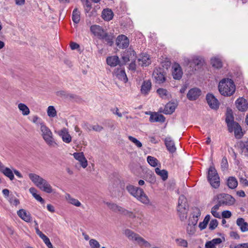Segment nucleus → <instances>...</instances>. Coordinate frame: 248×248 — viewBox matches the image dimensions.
<instances>
[{"label": "nucleus", "instance_id": "f257e3e1", "mask_svg": "<svg viewBox=\"0 0 248 248\" xmlns=\"http://www.w3.org/2000/svg\"><path fill=\"white\" fill-rule=\"evenodd\" d=\"M126 189L131 195L136 198L138 201L142 203L145 205L150 204V201L143 189L133 185H128L126 186Z\"/></svg>", "mask_w": 248, "mask_h": 248}, {"label": "nucleus", "instance_id": "f03ea898", "mask_svg": "<svg viewBox=\"0 0 248 248\" xmlns=\"http://www.w3.org/2000/svg\"><path fill=\"white\" fill-rule=\"evenodd\" d=\"M28 175L31 182L41 190L47 193L53 192L52 186L46 179L33 173H30Z\"/></svg>", "mask_w": 248, "mask_h": 248}, {"label": "nucleus", "instance_id": "7ed1b4c3", "mask_svg": "<svg viewBox=\"0 0 248 248\" xmlns=\"http://www.w3.org/2000/svg\"><path fill=\"white\" fill-rule=\"evenodd\" d=\"M218 90L221 95L230 96L235 92V86L232 79L223 78L219 83Z\"/></svg>", "mask_w": 248, "mask_h": 248}, {"label": "nucleus", "instance_id": "20e7f679", "mask_svg": "<svg viewBox=\"0 0 248 248\" xmlns=\"http://www.w3.org/2000/svg\"><path fill=\"white\" fill-rule=\"evenodd\" d=\"M124 234L129 240L136 241L141 246H144L147 248L151 247L150 244L148 241L130 229H125L124 231Z\"/></svg>", "mask_w": 248, "mask_h": 248}, {"label": "nucleus", "instance_id": "39448f33", "mask_svg": "<svg viewBox=\"0 0 248 248\" xmlns=\"http://www.w3.org/2000/svg\"><path fill=\"white\" fill-rule=\"evenodd\" d=\"M108 207L113 212L119 213L129 217L134 218L136 217L133 212L129 211L124 208L112 202H104Z\"/></svg>", "mask_w": 248, "mask_h": 248}, {"label": "nucleus", "instance_id": "423d86ee", "mask_svg": "<svg viewBox=\"0 0 248 248\" xmlns=\"http://www.w3.org/2000/svg\"><path fill=\"white\" fill-rule=\"evenodd\" d=\"M41 136L47 145L55 146L57 145L53 138V134L50 129L44 124L40 126Z\"/></svg>", "mask_w": 248, "mask_h": 248}, {"label": "nucleus", "instance_id": "0eeeda50", "mask_svg": "<svg viewBox=\"0 0 248 248\" xmlns=\"http://www.w3.org/2000/svg\"><path fill=\"white\" fill-rule=\"evenodd\" d=\"M186 199L184 195H181L178 200L177 211L182 221L186 218L188 207Z\"/></svg>", "mask_w": 248, "mask_h": 248}, {"label": "nucleus", "instance_id": "6e6552de", "mask_svg": "<svg viewBox=\"0 0 248 248\" xmlns=\"http://www.w3.org/2000/svg\"><path fill=\"white\" fill-rule=\"evenodd\" d=\"M214 201H219L220 205L222 206H231L234 204L235 199L231 195L226 193H220L214 196Z\"/></svg>", "mask_w": 248, "mask_h": 248}, {"label": "nucleus", "instance_id": "1a4fd4ad", "mask_svg": "<svg viewBox=\"0 0 248 248\" xmlns=\"http://www.w3.org/2000/svg\"><path fill=\"white\" fill-rule=\"evenodd\" d=\"M207 179L213 187L217 188L219 187L220 185V179L217 170L214 167L211 166L209 168Z\"/></svg>", "mask_w": 248, "mask_h": 248}, {"label": "nucleus", "instance_id": "9d476101", "mask_svg": "<svg viewBox=\"0 0 248 248\" xmlns=\"http://www.w3.org/2000/svg\"><path fill=\"white\" fill-rule=\"evenodd\" d=\"M136 54L134 50L131 48L125 50L123 53L122 59L124 64L129 61H136Z\"/></svg>", "mask_w": 248, "mask_h": 248}, {"label": "nucleus", "instance_id": "9b49d317", "mask_svg": "<svg viewBox=\"0 0 248 248\" xmlns=\"http://www.w3.org/2000/svg\"><path fill=\"white\" fill-rule=\"evenodd\" d=\"M206 99L211 109L217 110L219 108V102L213 94L207 93L206 96Z\"/></svg>", "mask_w": 248, "mask_h": 248}, {"label": "nucleus", "instance_id": "f8f14e48", "mask_svg": "<svg viewBox=\"0 0 248 248\" xmlns=\"http://www.w3.org/2000/svg\"><path fill=\"white\" fill-rule=\"evenodd\" d=\"M116 44L118 47L124 49L128 47L129 44V41L128 38L124 35H120L117 37Z\"/></svg>", "mask_w": 248, "mask_h": 248}, {"label": "nucleus", "instance_id": "ddd939ff", "mask_svg": "<svg viewBox=\"0 0 248 248\" xmlns=\"http://www.w3.org/2000/svg\"><path fill=\"white\" fill-rule=\"evenodd\" d=\"M153 76L155 80V82L158 84L164 83L166 80V77L164 72L161 69L154 70Z\"/></svg>", "mask_w": 248, "mask_h": 248}, {"label": "nucleus", "instance_id": "4468645a", "mask_svg": "<svg viewBox=\"0 0 248 248\" xmlns=\"http://www.w3.org/2000/svg\"><path fill=\"white\" fill-rule=\"evenodd\" d=\"M201 94V91L197 88H194L189 90L186 96L188 100L194 101L197 99Z\"/></svg>", "mask_w": 248, "mask_h": 248}, {"label": "nucleus", "instance_id": "2eb2a0df", "mask_svg": "<svg viewBox=\"0 0 248 248\" xmlns=\"http://www.w3.org/2000/svg\"><path fill=\"white\" fill-rule=\"evenodd\" d=\"M139 65L141 66H148L151 62L150 56L147 53H141L138 59Z\"/></svg>", "mask_w": 248, "mask_h": 248}, {"label": "nucleus", "instance_id": "dca6fc26", "mask_svg": "<svg viewBox=\"0 0 248 248\" xmlns=\"http://www.w3.org/2000/svg\"><path fill=\"white\" fill-rule=\"evenodd\" d=\"M172 75L175 79H180L183 75V72L178 63H174L172 66Z\"/></svg>", "mask_w": 248, "mask_h": 248}, {"label": "nucleus", "instance_id": "f3484780", "mask_svg": "<svg viewBox=\"0 0 248 248\" xmlns=\"http://www.w3.org/2000/svg\"><path fill=\"white\" fill-rule=\"evenodd\" d=\"M17 215L24 221L26 222L31 221V217L29 212L25 209H21L16 212Z\"/></svg>", "mask_w": 248, "mask_h": 248}, {"label": "nucleus", "instance_id": "a211bd4d", "mask_svg": "<svg viewBox=\"0 0 248 248\" xmlns=\"http://www.w3.org/2000/svg\"><path fill=\"white\" fill-rule=\"evenodd\" d=\"M237 108L239 111H245L248 108V103L247 100L243 98L237 99L235 102Z\"/></svg>", "mask_w": 248, "mask_h": 248}, {"label": "nucleus", "instance_id": "6ab92c4d", "mask_svg": "<svg viewBox=\"0 0 248 248\" xmlns=\"http://www.w3.org/2000/svg\"><path fill=\"white\" fill-rule=\"evenodd\" d=\"M113 74L119 79L123 81L124 83H126L128 81V78L125 74V71L121 68H117L115 69L113 72Z\"/></svg>", "mask_w": 248, "mask_h": 248}, {"label": "nucleus", "instance_id": "aec40b11", "mask_svg": "<svg viewBox=\"0 0 248 248\" xmlns=\"http://www.w3.org/2000/svg\"><path fill=\"white\" fill-rule=\"evenodd\" d=\"M165 144L167 150L170 153H174L176 150L174 141L170 137H167L165 139Z\"/></svg>", "mask_w": 248, "mask_h": 248}, {"label": "nucleus", "instance_id": "412c9836", "mask_svg": "<svg viewBox=\"0 0 248 248\" xmlns=\"http://www.w3.org/2000/svg\"><path fill=\"white\" fill-rule=\"evenodd\" d=\"M114 35L112 34L108 33L105 31L99 39L109 46H111L114 43Z\"/></svg>", "mask_w": 248, "mask_h": 248}, {"label": "nucleus", "instance_id": "4be33fe9", "mask_svg": "<svg viewBox=\"0 0 248 248\" xmlns=\"http://www.w3.org/2000/svg\"><path fill=\"white\" fill-rule=\"evenodd\" d=\"M59 135L62 137V140L67 143H70L72 140V138L68 132V130L63 128L59 132Z\"/></svg>", "mask_w": 248, "mask_h": 248}, {"label": "nucleus", "instance_id": "5701e85b", "mask_svg": "<svg viewBox=\"0 0 248 248\" xmlns=\"http://www.w3.org/2000/svg\"><path fill=\"white\" fill-rule=\"evenodd\" d=\"M91 31L99 39L105 32L104 30L99 25H94L90 27Z\"/></svg>", "mask_w": 248, "mask_h": 248}, {"label": "nucleus", "instance_id": "b1692460", "mask_svg": "<svg viewBox=\"0 0 248 248\" xmlns=\"http://www.w3.org/2000/svg\"><path fill=\"white\" fill-rule=\"evenodd\" d=\"M236 223L239 227L242 232H244L248 231V223L245 221V219L243 218H238L236 220Z\"/></svg>", "mask_w": 248, "mask_h": 248}, {"label": "nucleus", "instance_id": "393cba45", "mask_svg": "<svg viewBox=\"0 0 248 248\" xmlns=\"http://www.w3.org/2000/svg\"><path fill=\"white\" fill-rule=\"evenodd\" d=\"M151 87L152 83L150 80L144 81L141 86V93L144 95L148 94L151 89Z\"/></svg>", "mask_w": 248, "mask_h": 248}, {"label": "nucleus", "instance_id": "a878e982", "mask_svg": "<svg viewBox=\"0 0 248 248\" xmlns=\"http://www.w3.org/2000/svg\"><path fill=\"white\" fill-rule=\"evenodd\" d=\"M106 61L107 64L111 67H115L120 63L119 58L116 55L108 57Z\"/></svg>", "mask_w": 248, "mask_h": 248}, {"label": "nucleus", "instance_id": "bb28decb", "mask_svg": "<svg viewBox=\"0 0 248 248\" xmlns=\"http://www.w3.org/2000/svg\"><path fill=\"white\" fill-rule=\"evenodd\" d=\"M222 240L220 238H217L212 239L211 241H207L205 245V248H216V245L220 244Z\"/></svg>", "mask_w": 248, "mask_h": 248}, {"label": "nucleus", "instance_id": "cd10ccee", "mask_svg": "<svg viewBox=\"0 0 248 248\" xmlns=\"http://www.w3.org/2000/svg\"><path fill=\"white\" fill-rule=\"evenodd\" d=\"M188 62L191 66L192 65L197 66L198 68H200L204 63V60L200 57H194L191 61H188Z\"/></svg>", "mask_w": 248, "mask_h": 248}, {"label": "nucleus", "instance_id": "c85d7f7f", "mask_svg": "<svg viewBox=\"0 0 248 248\" xmlns=\"http://www.w3.org/2000/svg\"><path fill=\"white\" fill-rule=\"evenodd\" d=\"M149 119L151 122H164L165 120V118L162 114L155 113L151 115Z\"/></svg>", "mask_w": 248, "mask_h": 248}, {"label": "nucleus", "instance_id": "c756f323", "mask_svg": "<svg viewBox=\"0 0 248 248\" xmlns=\"http://www.w3.org/2000/svg\"><path fill=\"white\" fill-rule=\"evenodd\" d=\"M176 106L174 103H168L166 104L163 110V113L165 114H170L172 113Z\"/></svg>", "mask_w": 248, "mask_h": 248}, {"label": "nucleus", "instance_id": "7c9ffc66", "mask_svg": "<svg viewBox=\"0 0 248 248\" xmlns=\"http://www.w3.org/2000/svg\"><path fill=\"white\" fill-rule=\"evenodd\" d=\"M0 171L2 172L6 176L9 178L11 180L14 179V175L13 171L8 168L5 167L3 165L0 168Z\"/></svg>", "mask_w": 248, "mask_h": 248}, {"label": "nucleus", "instance_id": "2f4dec72", "mask_svg": "<svg viewBox=\"0 0 248 248\" xmlns=\"http://www.w3.org/2000/svg\"><path fill=\"white\" fill-rule=\"evenodd\" d=\"M102 16L105 20L109 21L112 19L113 13L111 10L105 9L102 11Z\"/></svg>", "mask_w": 248, "mask_h": 248}, {"label": "nucleus", "instance_id": "473e14b6", "mask_svg": "<svg viewBox=\"0 0 248 248\" xmlns=\"http://www.w3.org/2000/svg\"><path fill=\"white\" fill-rule=\"evenodd\" d=\"M156 92L159 96L164 99H168L170 96V93L166 89L164 88L158 89Z\"/></svg>", "mask_w": 248, "mask_h": 248}, {"label": "nucleus", "instance_id": "72a5a7b5", "mask_svg": "<svg viewBox=\"0 0 248 248\" xmlns=\"http://www.w3.org/2000/svg\"><path fill=\"white\" fill-rule=\"evenodd\" d=\"M155 173L159 175L163 181H166L168 179V173L165 170H160L159 168L155 169Z\"/></svg>", "mask_w": 248, "mask_h": 248}, {"label": "nucleus", "instance_id": "f704fd0d", "mask_svg": "<svg viewBox=\"0 0 248 248\" xmlns=\"http://www.w3.org/2000/svg\"><path fill=\"white\" fill-rule=\"evenodd\" d=\"M18 108L24 116H27L30 114V110L27 105L23 103H19L18 105Z\"/></svg>", "mask_w": 248, "mask_h": 248}, {"label": "nucleus", "instance_id": "c9c22d12", "mask_svg": "<svg viewBox=\"0 0 248 248\" xmlns=\"http://www.w3.org/2000/svg\"><path fill=\"white\" fill-rule=\"evenodd\" d=\"M237 181L234 177H230L227 181V185L230 188L233 189L237 186Z\"/></svg>", "mask_w": 248, "mask_h": 248}, {"label": "nucleus", "instance_id": "e433bc0d", "mask_svg": "<svg viewBox=\"0 0 248 248\" xmlns=\"http://www.w3.org/2000/svg\"><path fill=\"white\" fill-rule=\"evenodd\" d=\"M211 64L213 67L219 69L222 67V63L221 60L216 57L212 58L211 59Z\"/></svg>", "mask_w": 248, "mask_h": 248}, {"label": "nucleus", "instance_id": "4c0bfd02", "mask_svg": "<svg viewBox=\"0 0 248 248\" xmlns=\"http://www.w3.org/2000/svg\"><path fill=\"white\" fill-rule=\"evenodd\" d=\"M66 198L69 203L77 207H79L81 205L80 202L78 200L72 198L69 194H67L66 195Z\"/></svg>", "mask_w": 248, "mask_h": 248}, {"label": "nucleus", "instance_id": "58836bf2", "mask_svg": "<svg viewBox=\"0 0 248 248\" xmlns=\"http://www.w3.org/2000/svg\"><path fill=\"white\" fill-rule=\"evenodd\" d=\"M235 128L234 130L235 137L237 139H240L243 136L242 128L238 123L235 124Z\"/></svg>", "mask_w": 248, "mask_h": 248}, {"label": "nucleus", "instance_id": "ea45409f", "mask_svg": "<svg viewBox=\"0 0 248 248\" xmlns=\"http://www.w3.org/2000/svg\"><path fill=\"white\" fill-rule=\"evenodd\" d=\"M80 12L75 8L72 13V20L75 23L78 24L80 21Z\"/></svg>", "mask_w": 248, "mask_h": 248}, {"label": "nucleus", "instance_id": "a19ab883", "mask_svg": "<svg viewBox=\"0 0 248 248\" xmlns=\"http://www.w3.org/2000/svg\"><path fill=\"white\" fill-rule=\"evenodd\" d=\"M47 115L50 117H54L57 115V111L52 106L48 107L47 110Z\"/></svg>", "mask_w": 248, "mask_h": 248}, {"label": "nucleus", "instance_id": "79ce46f5", "mask_svg": "<svg viewBox=\"0 0 248 248\" xmlns=\"http://www.w3.org/2000/svg\"><path fill=\"white\" fill-rule=\"evenodd\" d=\"M147 161L149 164L153 167H155L157 165L158 160L154 157L148 156L147 157Z\"/></svg>", "mask_w": 248, "mask_h": 248}, {"label": "nucleus", "instance_id": "37998d69", "mask_svg": "<svg viewBox=\"0 0 248 248\" xmlns=\"http://www.w3.org/2000/svg\"><path fill=\"white\" fill-rule=\"evenodd\" d=\"M194 213L195 214L193 215V217H195L196 220L194 222H192V225L193 226H194L196 224L198 221V218L201 216V211L199 208L196 207L194 209Z\"/></svg>", "mask_w": 248, "mask_h": 248}, {"label": "nucleus", "instance_id": "c03bdc74", "mask_svg": "<svg viewBox=\"0 0 248 248\" xmlns=\"http://www.w3.org/2000/svg\"><path fill=\"white\" fill-rule=\"evenodd\" d=\"M32 122L37 124L38 126H41L42 124H44L45 123L43 121V120L37 116V115L33 116L32 119Z\"/></svg>", "mask_w": 248, "mask_h": 248}, {"label": "nucleus", "instance_id": "a18cd8bd", "mask_svg": "<svg viewBox=\"0 0 248 248\" xmlns=\"http://www.w3.org/2000/svg\"><path fill=\"white\" fill-rule=\"evenodd\" d=\"M128 138L129 140H130L131 142L134 143L135 145H136L138 148H140L142 147V144L141 142L135 138L131 136H129Z\"/></svg>", "mask_w": 248, "mask_h": 248}, {"label": "nucleus", "instance_id": "49530a36", "mask_svg": "<svg viewBox=\"0 0 248 248\" xmlns=\"http://www.w3.org/2000/svg\"><path fill=\"white\" fill-rule=\"evenodd\" d=\"M73 156L74 158L77 160H78L79 162L86 158L82 152L75 153L73 154Z\"/></svg>", "mask_w": 248, "mask_h": 248}, {"label": "nucleus", "instance_id": "de8ad7c7", "mask_svg": "<svg viewBox=\"0 0 248 248\" xmlns=\"http://www.w3.org/2000/svg\"><path fill=\"white\" fill-rule=\"evenodd\" d=\"M221 168L222 170H226L228 168V163L227 158L224 156L222 158L221 162Z\"/></svg>", "mask_w": 248, "mask_h": 248}, {"label": "nucleus", "instance_id": "09e8293b", "mask_svg": "<svg viewBox=\"0 0 248 248\" xmlns=\"http://www.w3.org/2000/svg\"><path fill=\"white\" fill-rule=\"evenodd\" d=\"M176 242L179 246L183 247L184 248H186L187 247V242L186 240L182 238H178L176 239Z\"/></svg>", "mask_w": 248, "mask_h": 248}, {"label": "nucleus", "instance_id": "8fccbe9b", "mask_svg": "<svg viewBox=\"0 0 248 248\" xmlns=\"http://www.w3.org/2000/svg\"><path fill=\"white\" fill-rule=\"evenodd\" d=\"M218 225V221L217 219H212L209 224V229L211 230H213L216 228Z\"/></svg>", "mask_w": 248, "mask_h": 248}, {"label": "nucleus", "instance_id": "3c124183", "mask_svg": "<svg viewBox=\"0 0 248 248\" xmlns=\"http://www.w3.org/2000/svg\"><path fill=\"white\" fill-rule=\"evenodd\" d=\"M90 245L92 248H99L100 244L95 239H91L89 241Z\"/></svg>", "mask_w": 248, "mask_h": 248}, {"label": "nucleus", "instance_id": "603ef678", "mask_svg": "<svg viewBox=\"0 0 248 248\" xmlns=\"http://www.w3.org/2000/svg\"><path fill=\"white\" fill-rule=\"evenodd\" d=\"M87 126H89L90 127H92L93 130H94L96 132H100L103 129V127L98 125V124L92 125H87Z\"/></svg>", "mask_w": 248, "mask_h": 248}, {"label": "nucleus", "instance_id": "864d4df0", "mask_svg": "<svg viewBox=\"0 0 248 248\" xmlns=\"http://www.w3.org/2000/svg\"><path fill=\"white\" fill-rule=\"evenodd\" d=\"M42 239L48 248H53L49 239L46 235H45Z\"/></svg>", "mask_w": 248, "mask_h": 248}, {"label": "nucleus", "instance_id": "5fc2aeb1", "mask_svg": "<svg viewBox=\"0 0 248 248\" xmlns=\"http://www.w3.org/2000/svg\"><path fill=\"white\" fill-rule=\"evenodd\" d=\"M84 6L86 12L88 13L92 8V4L88 0H85V3L84 4Z\"/></svg>", "mask_w": 248, "mask_h": 248}, {"label": "nucleus", "instance_id": "6e6d98bb", "mask_svg": "<svg viewBox=\"0 0 248 248\" xmlns=\"http://www.w3.org/2000/svg\"><path fill=\"white\" fill-rule=\"evenodd\" d=\"M225 121L227 124L235 123L233 121V116L232 113H227Z\"/></svg>", "mask_w": 248, "mask_h": 248}, {"label": "nucleus", "instance_id": "4d7b16f0", "mask_svg": "<svg viewBox=\"0 0 248 248\" xmlns=\"http://www.w3.org/2000/svg\"><path fill=\"white\" fill-rule=\"evenodd\" d=\"M232 216V213L230 211L226 210L222 212V216L223 218H228Z\"/></svg>", "mask_w": 248, "mask_h": 248}, {"label": "nucleus", "instance_id": "13d9d810", "mask_svg": "<svg viewBox=\"0 0 248 248\" xmlns=\"http://www.w3.org/2000/svg\"><path fill=\"white\" fill-rule=\"evenodd\" d=\"M236 123H232L230 124H227V125L228 127V130L230 132H232L233 130H234L235 128V124Z\"/></svg>", "mask_w": 248, "mask_h": 248}, {"label": "nucleus", "instance_id": "bf43d9fd", "mask_svg": "<svg viewBox=\"0 0 248 248\" xmlns=\"http://www.w3.org/2000/svg\"><path fill=\"white\" fill-rule=\"evenodd\" d=\"M56 95L58 96L66 98L67 93L64 91H59L56 92Z\"/></svg>", "mask_w": 248, "mask_h": 248}, {"label": "nucleus", "instance_id": "052dcab7", "mask_svg": "<svg viewBox=\"0 0 248 248\" xmlns=\"http://www.w3.org/2000/svg\"><path fill=\"white\" fill-rule=\"evenodd\" d=\"M33 197L42 204L45 203V200L39 194H36Z\"/></svg>", "mask_w": 248, "mask_h": 248}, {"label": "nucleus", "instance_id": "680f3d73", "mask_svg": "<svg viewBox=\"0 0 248 248\" xmlns=\"http://www.w3.org/2000/svg\"><path fill=\"white\" fill-rule=\"evenodd\" d=\"M136 65L135 63V61H131V62L129 65V69L132 71H135L136 70Z\"/></svg>", "mask_w": 248, "mask_h": 248}, {"label": "nucleus", "instance_id": "e2e57ef3", "mask_svg": "<svg viewBox=\"0 0 248 248\" xmlns=\"http://www.w3.org/2000/svg\"><path fill=\"white\" fill-rule=\"evenodd\" d=\"M230 236L235 239H239L240 238V236L239 234L235 232H232L230 233Z\"/></svg>", "mask_w": 248, "mask_h": 248}, {"label": "nucleus", "instance_id": "0e129e2a", "mask_svg": "<svg viewBox=\"0 0 248 248\" xmlns=\"http://www.w3.org/2000/svg\"><path fill=\"white\" fill-rule=\"evenodd\" d=\"M79 47L78 44L75 42H72L70 43V47L72 50H75L78 49Z\"/></svg>", "mask_w": 248, "mask_h": 248}, {"label": "nucleus", "instance_id": "69168bd1", "mask_svg": "<svg viewBox=\"0 0 248 248\" xmlns=\"http://www.w3.org/2000/svg\"><path fill=\"white\" fill-rule=\"evenodd\" d=\"M211 212L212 214L213 215V216L214 217H217V218L220 217V214L218 212H217V210H215L212 208Z\"/></svg>", "mask_w": 248, "mask_h": 248}, {"label": "nucleus", "instance_id": "338daca9", "mask_svg": "<svg viewBox=\"0 0 248 248\" xmlns=\"http://www.w3.org/2000/svg\"><path fill=\"white\" fill-rule=\"evenodd\" d=\"M81 166L83 168H85L88 165V162L87 159L85 158L84 160H82V161H79Z\"/></svg>", "mask_w": 248, "mask_h": 248}, {"label": "nucleus", "instance_id": "774afa93", "mask_svg": "<svg viewBox=\"0 0 248 248\" xmlns=\"http://www.w3.org/2000/svg\"><path fill=\"white\" fill-rule=\"evenodd\" d=\"M240 182L245 186H248V180L244 178H241L240 179Z\"/></svg>", "mask_w": 248, "mask_h": 248}]
</instances>
